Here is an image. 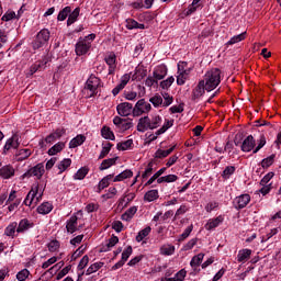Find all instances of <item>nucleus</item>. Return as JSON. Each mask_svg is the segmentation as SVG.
Masks as SVG:
<instances>
[{
	"mask_svg": "<svg viewBox=\"0 0 281 281\" xmlns=\"http://www.w3.org/2000/svg\"><path fill=\"white\" fill-rule=\"evenodd\" d=\"M221 69L218 68H212L211 70H207L204 75V87L207 92L214 91L218 85H221Z\"/></svg>",
	"mask_w": 281,
	"mask_h": 281,
	"instance_id": "obj_1",
	"label": "nucleus"
},
{
	"mask_svg": "<svg viewBox=\"0 0 281 281\" xmlns=\"http://www.w3.org/2000/svg\"><path fill=\"white\" fill-rule=\"evenodd\" d=\"M49 30L43 29L41 30L36 36L35 40L32 42L33 49H41V47H45L47 43H49Z\"/></svg>",
	"mask_w": 281,
	"mask_h": 281,
	"instance_id": "obj_2",
	"label": "nucleus"
},
{
	"mask_svg": "<svg viewBox=\"0 0 281 281\" xmlns=\"http://www.w3.org/2000/svg\"><path fill=\"white\" fill-rule=\"evenodd\" d=\"M150 109H153V105L146 102V99H140L133 109V115L134 117H139V115H144V113L150 112Z\"/></svg>",
	"mask_w": 281,
	"mask_h": 281,
	"instance_id": "obj_3",
	"label": "nucleus"
},
{
	"mask_svg": "<svg viewBox=\"0 0 281 281\" xmlns=\"http://www.w3.org/2000/svg\"><path fill=\"white\" fill-rule=\"evenodd\" d=\"M45 175V165L40 162L34 167L30 168L25 173H23V179H30V177H36V179H42Z\"/></svg>",
	"mask_w": 281,
	"mask_h": 281,
	"instance_id": "obj_4",
	"label": "nucleus"
},
{
	"mask_svg": "<svg viewBox=\"0 0 281 281\" xmlns=\"http://www.w3.org/2000/svg\"><path fill=\"white\" fill-rule=\"evenodd\" d=\"M98 87H100V78L91 75L88 80L86 81L85 89L90 91V98L98 94Z\"/></svg>",
	"mask_w": 281,
	"mask_h": 281,
	"instance_id": "obj_5",
	"label": "nucleus"
},
{
	"mask_svg": "<svg viewBox=\"0 0 281 281\" xmlns=\"http://www.w3.org/2000/svg\"><path fill=\"white\" fill-rule=\"evenodd\" d=\"M91 50V43L87 42L82 37L78 38V42L75 45V52L78 56H86Z\"/></svg>",
	"mask_w": 281,
	"mask_h": 281,
	"instance_id": "obj_6",
	"label": "nucleus"
},
{
	"mask_svg": "<svg viewBox=\"0 0 281 281\" xmlns=\"http://www.w3.org/2000/svg\"><path fill=\"white\" fill-rule=\"evenodd\" d=\"M249 203H251V195H249L248 193L240 194L236 196L233 201L235 210H245V207H247Z\"/></svg>",
	"mask_w": 281,
	"mask_h": 281,
	"instance_id": "obj_7",
	"label": "nucleus"
},
{
	"mask_svg": "<svg viewBox=\"0 0 281 281\" xmlns=\"http://www.w3.org/2000/svg\"><path fill=\"white\" fill-rule=\"evenodd\" d=\"M205 80H200L196 87L192 90L191 100L192 102H199L203 95H205Z\"/></svg>",
	"mask_w": 281,
	"mask_h": 281,
	"instance_id": "obj_8",
	"label": "nucleus"
},
{
	"mask_svg": "<svg viewBox=\"0 0 281 281\" xmlns=\"http://www.w3.org/2000/svg\"><path fill=\"white\" fill-rule=\"evenodd\" d=\"M113 124L116 126V128H119V131H122V133H124V131L133 128V122L131 121V119L114 116Z\"/></svg>",
	"mask_w": 281,
	"mask_h": 281,
	"instance_id": "obj_9",
	"label": "nucleus"
},
{
	"mask_svg": "<svg viewBox=\"0 0 281 281\" xmlns=\"http://www.w3.org/2000/svg\"><path fill=\"white\" fill-rule=\"evenodd\" d=\"M104 63L109 66V76H113V74H115V69L117 68V56L115 53L111 52L105 55Z\"/></svg>",
	"mask_w": 281,
	"mask_h": 281,
	"instance_id": "obj_10",
	"label": "nucleus"
},
{
	"mask_svg": "<svg viewBox=\"0 0 281 281\" xmlns=\"http://www.w3.org/2000/svg\"><path fill=\"white\" fill-rule=\"evenodd\" d=\"M256 148V138L254 135H248L240 145V150L243 153H251Z\"/></svg>",
	"mask_w": 281,
	"mask_h": 281,
	"instance_id": "obj_11",
	"label": "nucleus"
},
{
	"mask_svg": "<svg viewBox=\"0 0 281 281\" xmlns=\"http://www.w3.org/2000/svg\"><path fill=\"white\" fill-rule=\"evenodd\" d=\"M224 221H225V215H218L217 217L210 218L204 226L205 231L212 232V231L216 229V227L222 225V223H224Z\"/></svg>",
	"mask_w": 281,
	"mask_h": 281,
	"instance_id": "obj_12",
	"label": "nucleus"
},
{
	"mask_svg": "<svg viewBox=\"0 0 281 281\" xmlns=\"http://www.w3.org/2000/svg\"><path fill=\"white\" fill-rule=\"evenodd\" d=\"M133 104L130 102H123L116 106V111L121 117H128L133 113Z\"/></svg>",
	"mask_w": 281,
	"mask_h": 281,
	"instance_id": "obj_13",
	"label": "nucleus"
},
{
	"mask_svg": "<svg viewBox=\"0 0 281 281\" xmlns=\"http://www.w3.org/2000/svg\"><path fill=\"white\" fill-rule=\"evenodd\" d=\"M80 227H82V226L78 227V216H76V215H72L66 222V231L68 234H76V232H78V229H80Z\"/></svg>",
	"mask_w": 281,
	"mask_h": 281,
	"instance_id": "obj_14",
	"label": "nucleus"
},
{
	"mask_svg": "<svg viewBox=\"0 0 281 281\" xmlns=\"http://www.w3.org/2000/svg\"><path fill=\"white\" fill-rule=\"evenodd\" d=\"M168 76V66L159 65L153 71V77L155 80H164Z\"/></svg>",
	"mask_w": 281,
	"mask_h": 281,
	"instance_id": "obj_15",
	"label": "nucleus"
},
{
	"mask_svg": "<svg viewBox=\"0 0 281 281\" xmlns=\"http://www.w3.org/2000/svg\"><path fill=\"white\" fill-rule=\"evenodd\" d=\"M32 227H34L32 221L27 218H22L18 224L16 234H25V232H30Z\"/></svg>",
	"mask_w": 281,
	"mask_h": 281,
	"instance_id": "obj_16",
	"label": "nucleus"
},
{
	"mask_svg": "<svg viewBox=\"0 0 281 281\" xmlns=\"http://www.w3.org/2000/svg\"><path fill=\"white\" fill-rule=\"evenodd\" d=\"M66 133L67 130H65V127H59L55 132L46 136L45 142L46 144H54L56 139H60V137H63V135H65Z\"/></svg>",
	"mask_w": 281,
	"mask_h": 281,
	"instance_id": "obj_17",
	"label": "nucleus"
},
{
	"mask_svg": "<svg viewBox=\"0 0 281 281\" xmlns=\"http://www.w3.org/2000/svg\"><path fill=\"white\" fill-rule=\"evenodd\" d=\"M14 175H15V170L12 165H5L0 168V177L2 179H12Z\"/></svg>",
	"mask_w": 281,
	"mask_h": 281,
	"instance_id": "obj_18",
	"label": "nucleus"
},
{
	"mask_svg": "<svg viewBox=\"0 0 281 281\" xmlns=\"http://www.w3.org/2000/svg\"><path fill=\"white\" fill-rule=\"evenodd\" d=\"M148 128L150 131V117L148 116L140 117L137 124L138 133H146Z\"/></svg>",
	"mask_w": 281,
	"mask_h": 281,
	"instance_id": "obj_19",
	"label": "nucleus"
},
{
	"mask_svg": "<svg viewBox=\"0 0 281 281\" xmlns=\"http://www.w3.org/2000/svg\"><path fill=\"white\" fill-rule=\"evenodd\" d=\"M147 75L148 70H146L144 66H138L135 68V74L132 76V80H137L138 82H140V80H144Z\"/></svg>",
	"mask_w": 281,
	"mask_h": 281,
	"instance_id": "obj_20",
	"label": "nucleus"
},
{
	"mask_svg": "<svg viewBox=\"0 0 281 281\" xmlns=\"http://www.w3.org/2000/svg\"><path fill=\"white\" fill-rule=\"evenodd\" d=\"M18 227H19V223L16 222L10 223L4 229L5 236H9L10 238H16V236H19V233H16Z\"/></svg>",
	"mask_w": 281,
	"mask_h": 281,
	"instance_id": "obj_21",
	"label": "nucleus"
},
{
	"mask_svg": "<svg viewBox=\"0 0 281 281\" xmlns=\"http://www.w3.org/2000/svg\"><path fill=\"white\" fill-rule=\"evenodd\" d=\"M252 250L249 248L240 249L237 254V262H247L251 258Z\"/></svg>",
	"mask_w": 281,
	"mask_h": 281,
	"instance_id": "obj_22",
	"label": "nucleus"
},
{
	"mask_svg": "<svg viewBox=\"0 0 281 281\" xmlns=\"http://www.w3.org/2000/svg\"><path fill=\"white\" fill-rule=\"evenodd\" d=\"M87 142V136L79 134L69 142V148H78Z\"/></svg>",
	"mask_w": 281,
	"mask_h": 281,
	"instance_id": "obj_23",
	"label": "nucleus"
},
{
	"mask_svg": "<svg viewBox=\"0 0 281 281\" xmlns=\"http://www.w3.org/2000/svg\"><path fill=\"white\" fill-rule=\"evenodd\" d=\"M38 184L35 186V188H33L26 195L25 200H24V205H27L30 207V205H32V203L34 202V199L36 198V194H38Z\"/></svg>",
	"mask_w": 281,
	"mask_h": 281,
	"instance_id": "obj_24",
	"label": "nucleus"
},
{
	"mask_svg": "<svg viewBox=\"0 0 281 281\" xmlns=\"http://www.w3.org/2000/svg\"><path fill=\"white\" fill-rule=\"evenodd\" d=\"M115 177L114 173L105 176L98 186V192H102V190H104V188H109L111 181H113V178Z\"/></svg>",
	"mask_w": 281,
	"mask_h": 281,
	"instance_id": "obj_25",
	"label": "nucleus"
},
{
	"mask_svg": "<svg viewBox=\"0 0 281 281\" xmlns=\"http://www.w3.org/2000/svg\"><path fill=\"white\" fill-rule=\"evenodd\" d=\"M186 276H188V271H186V269H181L173 278H161L160 281H183L186 280Z\"/></svg>",
	"mask_w": 281,
	"mask_h": 281,
	"instance_id": "obj_26",
	"label": "nucleus"
},
{
	"mask_svg": "<svg viewBox=\"0 0 281 281\" xmlns=\"http://www.w3.org/2000/svg\"><path fill=\"white\" fill-rule=\"evenodd\" d=\"M175 148H177V145L171 146L169 149H158L155 153V158L156 159H166V157H168V155H172V153L175 151Z\"/></svg>",
	"mask_w": 281,
	"mask_h": 281,
	"instance_id": "obj_27",
	"label": "nucleus"
},
{
	"mask_svg": "<svg viewBox=\"0 0 281 281\" xmlns=\"http://www.w3.org/2000/svg\"><path fill=\"white\" fill-rule=\"evenodd\" d=\"M101 137H103V139H110L111 142H115V134L113 133V131H111V127L106 125L101 128Z\"/></svg>",
	"mask_w": 281,
	"mask_h": 281,
	"instance_id": "obj_28",
	"label": "nucleus"
},
{
	"mask_svg": "<svg viewBox=\"0 0 281 281\" xmlns=\"http://www.w3.org/2000/svg\"><path fill=\"white\" fill-rule=\"evenodd\" d=\"M159 199V191L157 189L149 190L144 195V201L148 203H153V201H157Z\"/></svg>",
	"mask_w": 281,
	"mask_h": 281,
	"instance_id": "obj_29",
	"label": "nucleus"
},
{
	"mask_svg": "<svg viewBox=\"0 0 281 281\" xmlns=\"http://www.w3.org/2000/svg\"><path fill=\"white\" fill-rule=\"evenodd\" d=\"M78 16H80V8L77 7L74 11H70L68 14L67 25H74L76 21H78Z\"/></svg>",
	"mask_w": 281,
	"mask_h": 281,
	"instance_id": "obj_30",
	"label": "nucleus"
},
{
	"mask_svg": "<svg viewBox=\"0 0 281 281\" xmlns=\"http://www.w3.org/2000/svg\"><path fill=\"white\" fill-rule=\"evenodd\" d=\"M272 164H276V154H272L260 161V166L261 168H263V170H268V168H271Z\"/></svg>",
	"mask_w": 281,
	"mask_h": 281,
	"instance_id": "obj_31",
	"label": "nucleus"
},
{
	"mask_svg": "<svg viewBox=\"0 0 281 281\" xmlns=\"http://www.w3.org/2000/svg\"><path fill=\"white\" fill-rule=\"evenodd\" d=\"M61 150H65V143L58 142L52 148L48 149V155L50 157H54V155H58V153H61Z\"/></svg>",
	"mask_w": 281,
	"mask_h": 281,
	"instance_id": "obj_32",
	"label": "nucleus"
},
{
	"mask_svg": "<svg viewBox=\"0 0 281 281\" xmlns=\"http://www.w3.org/2000/svg\"><path fill=\"white\" fill-rule=\"evenodd\" d=\"M133 177V170L126 169L123 172L119 173L116 177H114L113 182L117 183L119 181H124V179H131Z\"/></svg>",
	"mask_w": 281,
	"mask_h": 281,
	"instance_id": "obj_33",
	"label": "nucleus"
},
{
	"mask_svg": "<svg viewBox=\"0 0 281 281\" xmlns=\"http://www.w3.org/2000/svg\"><path fill=\"white\" fill-rule=\"evenodd\" d=\"M54 210V205H52V203L49 202H44L42 203L38 207H37V213L38 214H49V212H52Z\"/></svg>",
	"mask_w": 281,
	"mask_h": 281,
	"instance_id": "obj_34",
	"label": "nucleus"
},
{
	"mask_svg": "<svg viewBox=\"0 0 281 281\" xmlns=\"http://www.w3.org/2000/svg\"><path fill=\"white\" fill-rule=\"evenodd\" d=\"M135 214H137V206H132L122 214L121 220L128 222L135 216Z\"/></svg>",
	"mask_w": 281,
	"mask_h": 281,
	"instance_id": "obj_35",
	"label": "nucleus"
},
{
	"mask_svg": "<svg viewBox=\"0 0 281 281\" xmlns=\"http://www.w3.org/2000/svg\"><path fill=\"white\" fill-rule=\"evenodd\" d=\"M116 161H117V157L104 159L101 162L99 170H109L111 166H115Z\"/></svg>",
	"mask_w": 281,
	"mask_h": 281,
	"instance_id": "obj_36",
	"label": "nucleus"
},
{
	"mask_svg": "<svg viewBox=\"0 0 281 281\" xmlns=\"http://www.w3.org/2000/svg\"><path fill=\"white\" fill-rule=\"evenodd\" d=\"M71 166V159L70 158H64L58 165L56 166L58 168V175H63L67 168Z\"/></svg>",
	"mask_w": 281,
	"mask_h": 281,
	"instance_id": "obj_37",
	"label": "nucleus"
},
{
	"mask_svg": "<svg viewBox=\"0 0 281 281\" xmlns=\"http://www.w3.org/2000/svg\"><path fill=\"white\" fill-rule=\"evenodd\" d=\"M87 175H89V168L87 167H81L80 169H78V171L74 175V179L76 181H82V179H85V177H87Z\"/></svg>",
	"mask_w": 281,
	"mask_h": 281,
	"instance_id": "obj_38",
	"label": "nucleus"
},
{
	"mask_svg": "<svg viewBox=\"0 0 281 281\" xmlns=\"http://www.w3.org/2000/svg\"><path fill=\"white\" fill-rule=\"evenodd\" d=\"M234 172H236V167L227 166V167H225V169L222 172V178L224 179V181H227L228 179H231V177H232V175H234Z\"/></svg>",
	"mask_w": 281,
	"mask_h": 281,
	"instance_id": "obj_39",
	"label": "nucleus"
},
{
	"mask_svg": "<svg viewBox=\"0 0 281 281\" xmlns=\"http://www.w3.org/2000/svg\"><path fill=\"white\" fill-rule=\"evenodd\" d=\"M150 232H153V228L150 226H147L144 229H142L136 236V243H142V240H144L146 236L150 234Z\"/></svg>",
	"mask_w": 281,
	"mask_h": 281,
	"instance_id": "obj_40",
	"label": "nucleus"
},
{
	"mask_svg": "<svg viewBox=\"0 0 281 281\" xmlns=\"http://www.w3.org/2000/svg\"><path fill=\"white\" fill-rule=\"evenodd\" d=\"M203 258H205V254L203 252H200L199 255H195L191 261H190V266L192 268L194 267H200L201 266V262H203Z\"/></svg>",
	"mask_w": 281,
	"mask_h": 281,
	"instance_id": "obj_41",
	"label": "nucleus"
},
{
	"mask_svg": "<svg viewBox=\"0 0 281 281\" xmlns=\"http://www.w3.org/2000/svg\"><path fill=\"white\" fill-rule=\"evenodd\" d=\"M104 267V262H95L92 263L86 271V276H91V273H95V271H100Z\"/></svg>",
	"mask_w": 281,
	"mask_h": 281,
	"instance_id": "obj_42",
	"label": "nucleus"
},
{
	"mask_svg": "<svg viewBox=\"0 0 281 281\" xmlns=\"http://www.w3.org/2000/svg\"><path fill=\"white\" fill-rule=\"evenodd\" d=\"M69 14H71V7H65L59 11L57 21H65L67 16L69 18Z\"/></svg>",
	"mask_w": 281,
	"mask_h": 281,
	"instance_id": "obj_43",
	"label": "nucleus"
},
{
	"mask_svg": "<svg viewBox=\"0 0 281 281\" xmlns=\"http://www.w3.org/2000/svg\"><path fill=\"white\" fill-rule=\"evenodd\" d=\"M116 148L117 150H128V148H133V138L117 143Z\"/></svg>",
	"mask_w": 281,
	"mask_h": 281,
	"instance_id": "obj_44",
	"label": "nucleus"
},
{
	"mask_svg": "<svg viewBox=\"0 0 281 281\" xmlns=\"http://www.w3.org/2000/svg\"><path fill=\"white\" fill-rule=\"evenodd\" d=\"M13 139H19V134H13L12 137H10L3 147V155L8 154V150H10L11 148H13Z\"/></svg>",
	"mask_w": 281,
	"mask_h": 281,
	"instance_id": "obj_45",
	"label": "nucleus"
},
{
	"mask_svg": "<svg viewBox=\"0 0 281 281\" xmlns=\"http://www.w3.org/2000/svg\"><path fill=\"white\" fill-rule=\"evenodd\" d=\"M247 36V32L240 33L239 35L233 36L226 45H236V43H240V41H245Z\"/></svg>",
	"mask_w": 281,
	"mask_h": 281,
	"instance_id": "obj_46",
	"label": "nucleus"
},
{
	"mask_svg": "<svg viewBox=\"0 0 281 281\" xmlns=\"http://www.w3.org/2000/svg\"><path fill=\"white\" fill-rule=\"evenodd\" d=\"M120 243V238L115 235H113L105 245V248H103V251H111V248L115 247Z\"/></svg>",
	"mask_w": 281,
	"mask_h": 281,
	"instance_id": "obj_47",
	"label": "nucleus"
},
{
	"mask_svg": "<svg viewBox=\"0 0 281 281\" xmlns=\"http://www.w3.org/2000/svg\"><path fill=\"white\" fill-rule=\"evenodd\" d=\"M43 69V63L36 61L35 64H32L26 76L30 78L33 74H36V71H41Z\"/></svg>",
	"mask_w": 281,
	"mask_h": 281,
	"instance_id": "obj_48",
	"label": "nucleus"
},
{
	"mask_svg": "<svg viewBox=\"0 0 281 281\" xmlns=\"http://www.w3.org/2000/svg\"><path fill=\"white\" fill-rule=\"evenodd\" d=\"M153 166H155V162L151 160L148 162L147 168L143 172L142 179H148V177H150L153 172H155V169L153 168Z\"/></svg>",
	"mask_w": 281,
	"mask_h": 281,
	"instance_id": "obj_49",
	"label": "nucleus"
},
{
	"mask_svg": "<svg viewBox=\"0 0 281 281\" xmlns=\"http://www.w3.org/2000/svg\"><path fill=\"white\" fill-rule=\"evenodd\" d=\"M160 254H161V256H172V255H175V246H172V245L162 246L160 248Z\"/></svg>",
	"mask_w": 281,
	"mask_h": 281,
	"instance_id": "obj_50",
	"label": "nucleus"
},
{
	"mask_svg": "<svg viewBox=\"0 0 281 281\" xmlns=\"http://www.w3.org/2000/svg\"><path fill=\"white\" fill-rule=\"evenodd\" d=\"M111 148H113V143H106L102 147V150L99 155V159H104V157H106V155H109L111 153Z\"/></svg>",
	"mask_w": 281,
	"mask_h": 281,
	"instance_id": "obj_51",
	"label": "nucleus"
},
{
	"mask_svg": "<svg viewBox=\"0 0 281 281\" xmlns=\"http://www.w3.org/2000/svg\"><path fill=\"white\" fill-rule=\"evenodd\" d=\"M159 124H161V116L156 115L151 120L149 119L150 131H155V128H159Z\"/></svg>",
	"mask_w": 281,
	"mask_h": 281,
	"instance_id": "obj_52",
	"label": "nucleus"
},
{
	"mask_svg": "<svg viewBox=\"0 0 281 281\" xmlns=\"http://www.w3.org/2000/svg\"><path fill=\"white\" fill-rule=\"evenodd\" d=\"M131 256H133V246H127L122 252L121 260L126 262Z\"/></svg>",
	"mask_w": 281,
	"mask_h": 281,
	"instance_id": "obj_53",
	"label": "nucleus"
},
{
	"mask_svg": "<svg viewBox=\"0 0 281 281\" xmlns=\"http://www.w3.org/2000/svg\"><path fill=\"white\" fill-rule=\"evenodd\" d=\"M149 102L153 103L155 109H158V106H161V104H164V98H161V95L159 94H156L149 99Z\"/></svg>",
	"mask_w": 281,
	"mask_h": 281,
	"instance_id": "obj_54",
	"label": "nucleus"
},
{
	"mask_svg": "<svg viewBox=\"0 0 281 281\" xmlns=\"http://www.w3.org/2000/svg\"><path fill=\"white\" fill-rule=\"evenodd\" d=\"M192 229H194V225H189L184 232L180 235L179 237V243H183V240H186V238H188L190 236V234H192Z\"/></svg>",
	"mask_w": 281,
	"mask_h": 281,
	"instance_id": "obj_55",
	"label": "nucleus"
},
{
	"mask_svg": "<svg viewBox=\"0 0 281 281\" xmlns=\"http://www.w3.org/2000/svg\"><path fill=\"white\" fill-rule=\"evenodd\" d=\"M47 248L50 252L57 251L58 249H60V241H58V239H53L47 245Z\"/></svg>",
	"mask_w": 281,
	"mask_h": 281,
	"instance_id": "obj_56",
	"label": "nucleus"
},
{
	"mask_svg": "<svg viewBox=\"0 0 281 281\" xmlns=\"http://www.w3.org/2000/svg\"><path fill=\"white\" fill-rule=\"evenodd\" d=\"M32 155V150L30 149H20L18 156L20 157V161H25Z\"/></svg>",
	"mask_w": 281,
	"mask_h": 281,
	"instance_id": "obj_57",
	"label": "nucleus"
},
{
	"mask_svg": "<svg viewBox=\"0 0 281 281\" xmlns=\"http://www.w3.org/2000/svg\"><path fill=\"white\" fill-rule=\"evenodd\" d=\"M175 82V77H168L166 80H162L160 82L161 89H170L172 87V83Z\"/></svg>",
	"mask_w": 281,
	"mask_h": 281,
	"instance_id": "obj_58",
	"label": "nucleus"
},
{
	"mask_svg": "<svg viewBox=\"0 0 281 281\" xmlns=\"http://www.w3.org/2000/svg\"><path fill=\"white\" fill-rule=\"evenodd\" d=\"M27 278H30V270L27 269H23L16 274V280L19 281H25Z\"/></svg>",
	"mask_w": 281,
	"mask_h": 281,
	"instance_id": "obj_59",
	"label": "nucleus"
},
{
	"mask_svg": "<svg viewBox=\"0 0 281 281\" xmlns=\"http://www.w3.org/2000/svg\"><path fill=\"white\" fill-rule=\"evenodd\" d=\"M273 177H276V172H273V171L268 172V173L260 180V186H267V183H269V181H271Z\"/></svg>",
	"mask_w": 281,
	"mask_h": 281,
	"instance_id": "obj_60",
	"label": "nucleus"
},
{
	"mask_svg": "<svg viewBox=\"0 0 281 281\" xmlns=\"http://www.w3.org/2000/svg\"><path fill=\"white\" fill-rule=\"evenodd\" d=\"M12 19H16V13L14 11H7L4 15L1 18V21H12Z\"/></svg>",
	"mask_w": 281,
	"mask_h": 281,
	"instance_id": "obj_61",
	"label": "nucleus"
},
{
	"mask_svg": "<svg viewBox=\"0 0 281 281\" xmlns=\"http://www.w3.org/2000/svg\"><path fill=\"white\" fill-rule=\"evenodd\" d=\"M125 23L128 30H137V25L139 22H137L135 19H127Z\"/></svg>",
	"mask_w": 281,
	"mask_h": 281,
	"instance_id": "obj_62",
	"label": "nucleus"
},
{
	"mask_svg": "<svg viewBox=\"0 0 281 281\" xmlns=\"http://www.w3.org/2000/svg\"><path fill=\"white\" fill-rule=\"evenodd\" d=\"M87 265H89V256L85 255L77 267L78 271H82Z\"/></svg>",
	"mask_w": 281,
	"mask_h": 281,
	"instance_id": "obj_63",
	"label": "nucleus"
},
{
	"mask_svg": "<svg viewBox=\"0 0 281 281\" xmlns=\"http://www.w3.org/2000/svg\"><path fill=\"white\" fill-rule=\"evenodd\" d=\"M112 229H114L117 234L124 229V224L120 221H114L112 223Z\"/></svg>",
	"mask_w": 281,
	"mask_h": 281,
	"instance_id": "obj_64",
	"label": "nucleus"
}]
</instances>
